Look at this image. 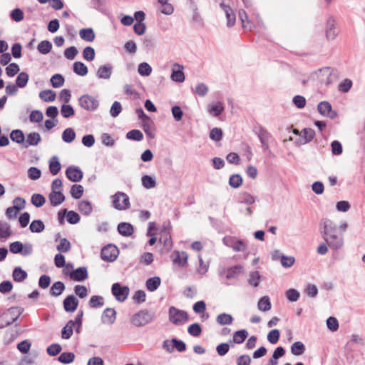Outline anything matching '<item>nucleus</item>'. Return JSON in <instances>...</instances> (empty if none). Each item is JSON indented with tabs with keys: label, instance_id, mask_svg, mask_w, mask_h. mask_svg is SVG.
<instances>
[{
	"label": "nucleus",
	"instance_id": "1",
	"mask_svg": "<svg viewBox=\"0 0 365 365\" xmlns=\"http://www.w3.org/2000/svg\"><path fill=\"white\" fill-rule=\"evenodd\" d=\"M319 232L324 242L332 250L336 251L344 246V236L339 234L337 225L328 218H323L319 223Z\"/></svg>",
	"mask_w": 365,
	"mask_h": 365
},
{
	"label": "nucleus",
	"instance_id": "2",
	"mask_svg": "<svg viewBox=\"0 0 365 365\" xmlns=\"http://www.w3.org/2000/svg\"><path fill=\"white\" fill-rule=\"evenodd\" d=\"M155 319V311L145 309L134 314L130 319V322L135 327H141L151 323Z\"/></svg>",
	"mask_w": 365,
	"mask_h": 365
},
{
	"label": "nucleus",
	"instance_id": "3",
	"mask_svg": "<svg viewBox=\"0 0 365 365\" xmlns=\"http://www.w3.org/2000/svg\"><path fill=\"white\" fill-rule=\"evenodd\" d=\"M331 68L324 67L312 72L309 76V79L317 81L320 84L329 85L331 83Z\"/></svg>",
	"mask_w": 365,
	"mask_h": 365
},
{
	"label": "nucleus",
	"instance_id": "4",
	"mask_svg": "<svg viewBox=\"0 0 365 365\" xmlns=\"http://www.w3.org/2000/svg\"><path fill=\"white\" fill-rule=\"evenodd\" d=\"M168 314L170 322L175 325H182L188 320L187 313L175 307L169 308Z\"/></svg>",
	"mask_w": 365,
	"mask_h": 365
},
{
	"label": "nucleus",
	"instance_id": "5",
	"mask_svg": "<svg viewBox=\"0 0 365 365\" xmlns=\"http://www.w3.org/2000/svg\"><path fill=\"white\" fill-rule=\"evenodd\" d=\"M113 206L118 210H125L130 207V200L127 194L123 192H117L112 196Z\"/></svg>",
	"mask_w": 365,
	"mask_h": 365
},
{
	"label": "nucleus",
	"instance_id": "6",
	"mask_svg": "<svg viewBox=\"0 0 365 365\" xmlns=\"http://www.w3.org/2000/svg\"><path fill=\"white\" fill-rule=\"evenodd\" d=\"M83 314V311H81V312L77 314L74 320H69L67 322L61 331V337L63 339H68L71 338L73 332V327H75V324H82Z\"/></svg>",
	"mask_w": 365,
	"mask_h": 365
},
{
	"label": "nucleus",
	"instance_id": "7",
	"mask_svg": "<svg viewBox=\"0 0 365 365\" xmlns=\"http://www.w3.org/2000/svg\"><path fill=\"white\" fill-rule=\"evenodd\" d=\"M78 101L80 106L88 111L96 110L99 106L98 101L90 95H83L81 96Z\"/></svg>",
	"mask_w": 365,
	"mask_h": 365
},
{
	"label": "nucleus",
	"instance_id": "8",
	"mask_svg": "<svg viewBox=\"0 0 365 365\" xmlns=\"http://www.w3.org/2000/svg\"><path fill=\"white\" fill-rule=\"evenodd\" d=\"M223 244L232 248L235 252H243L246 250V244L241 240H237L235 237L225 236L222 239Z\"/></svg>",
	"mask_w": 365,
	"mask_h": 365
},
{
	"label": "nucleus",
	"instance_id": "9",
	"mask_svg": "<svg viewBox=\"0 0 365 365\" xmlns=\"http://www.w3.org/2000/svg\"><path fill=\"white\" fill-rule=\"evenodd\" d=\"M119 254L118 247L113 245H108L102 248L101 252V259L105 262H113Z\"/></svg>",
	"mask_w": 365,
	"mask_h": 365
},
{
	"label": "nucleus",
	"instance_id": "10",
	"mask_svg": "<svg viewBox=\"0 0 365 365\" xmlns=\"http://www.w3.org/2000/svg\"><path fill=\"white\" fill-rule=\"evenodd\" d=\"M255 133L259 139L263 150L264 152L270 151L268 141L271 138L272 135L268 132V130L264 127L259 125L255 128Z\"/></svg>",
	"mask_w": 365,
	"mask_h": 365
},
{
	"label": "nucleus",
	"instance_id": "11",
	"mask_svg": "<svg viewBox=\"0 0 365 365\" xmlns=\"http://www.w3.org/2000/svg\"><path fill=\"white\" fill-rule=\"evenodd\" d=\"M63 274L68 276L71 279L77 282H83L88 278V274L86 267H80L71 272L63 269Z\"/></svg>",
	"mask_w": 365,
	"mask_h": 365
},
{
	"label": "nucleus",
	"instance_id": "12",
	"mask_svg": "<svg viewBox=\"0 0 365 365\" xmlns=\"http://www.w3.org/2000/svg\"><path fill=\"white\" fill-rule=\"evenodd\" d=\"M111 291L115 299L120 302L127 299L130 292L127 286L122 287L119 283H114L112 285Z\"/></svg>",
	"mask_w": 365,
	"mask_h": 365
},
{
	"label": "nucleus",
	"instance_id": "13",
	"mask_svg": "<svg viewBox=\"0 0 365 365\" xmlns=\"http://www.w3.org/2000/svg\"><path fill=\"white\" fill-rule=\"evenodd\" d=\"M319 113L325 117L334 119L337 116V112L332 110V106L328 101H322L317 106Z\"/></svg>",
	"mask_w": 365,
	"mask_h": 365
},
{
	"label": "nucleus",
	"instance_id": "14",
	"mask_svg": "<svg viewBox=\"0 0 365 365\" xmlns=\"http://www.w3.org/2000/svg\"><path fill=\"white\" fill-rule=\"evenodd\" d=\"M184 67L182 65L175 63L172 66L170 79L175 83H182L185 80L184 73Z\"/></svg>",
	"mask_w": 365,
	"mask_h": 365
},
{
	"label": "nucleus",
	"instance_id": "15",
	"mask_svg": "<svg viewBox=\"0 0 365 365\" xmlns=\"http://www.w3.org/2000/svg\"><path fill=\"white\" fill-rule=\"evenodd\" d=\"M66 177L73 182H80L83 176L82 170L75 166H69L66 170Z\"/></svg>",
	"mask_w": 365,
	"mask_h": 365
},
{
	"label": "nucleus",
	"instance_id": "16",
	"mask_svg": "<svg viewBox=\"0 0 365 365\" xmlns=\"http://www.w3.org/2000/svg\"><path fill=\"white\" fill-rule=\"evenodd\" d=\"M63 304L66 312H73L78 307V300L74 295L71 294L64 299Z\"/></svg>",
	"mask_w": 365,
	"mask_h": 365
},
{
	"label": "nucleus",
	"instance_id": "17",
	"mask_svg": "<svg viewBox=\"0 0 365 365\" xmlns=\"http://www.w3.org/2000/svg\"><path fill=\"white\" fill-rule=\"evenodd\" d=\"M338 35V31L335 29V20L330 16L327 21L326 38L329 41L334 40Z\"/></svg>",
	"mask_w": 365,
	"mask_h": 365
},
{
	"label": "nucleus",
	"instance_id": "18",
	"mask_svg": "<svg viewBox=\"0 0 365 365\" xmlns=\"http://www.w3.org/2000/svg\"><path fill=\"white\" fill-rule=\"evenodd\" d=\"M116 319V312L113 308H106L101 316V322L103 324L111 325Z\"/></svg>",
	"mask_w": 365,
	"mask_h": 365
},
{
	"label": "nucleus",
	"instance_id": "19",
	"mask_svg": "<svg viewBox=\"0 0 365 365\" xmlns=\"http://www.w3.org/2000/svg\"><path fill=\"white\" fill-rule=\"evenodd\" d=\"M220 6L225 11L227 18V25L230 27L235 23V14L233 13L232 9L230 6L226 5L224 2L220 4Z\"/></svg>",
	"mask_w": 365,
	"mask_h": 365
},
{
	"label": "nucleus",
	"instance_id": "20",
	"mask_svg": "<svg viewBox=\"0 0 365 365\" xmlns=\"http://www.w3.org/2000/svg\"><path fill=\"white\" fill-rule=\"evenodd\" d=\"M243 267L241 265H236L232 267H230L227 269V273L226 274V279L230 280L231 279H236L238 277V274L242 271ZM222 284L229 286L230 283L228 281L222 282Z\"/></svg>",
	"mask_w": 365,
	"mask_h": 365
},
{
	"label": "nucleus",
	"instance_id": "21",
	"mask_svg": "<svg viewBox=\"0 0 365 365\" xmlns=\"http://www.w3.org/2000/svg\"><path fill=\"white\" fill-rule=\"evenodd\" d=\"M48 200L52 206H58L65 200V196L61 191H51L48 195Z\"/></svg>",
	"mask_w": 365,
	"mask_h": 365
},
{
	"label": "nucleus",
	"instance_id": "22",
	"mask_svg": "<svg viewBox=\"0 0 365 365\" xmlns=\"http://www.w3.org/2000/svg\"><path fill=\"white\" fill-rule=\"evenodd\" d=\"M118 232L124 237H130L134 232L133 226L128 222H120L118 225Z\"/></svg>",
	"mask_w": 365,
	"mask_h": 365
},
{
	"label": "nucleus",
	"instance_id": "23",
	"mask_svg": "<svg viewBox=\"0 0 365 365\" xmlns=\"http://www.w3.org/2000/svg\"><path fill=\"white\" fill-rule=\"evenodd\" d=\"M113 67L110 64H106L98 68L96 76L101 79H109L111 76Z\"/></svg>",
	"mask_w": 365,
	"mask_h": 365
},
{
	"label": "nucleus",
	"instance_id": "24",
	"mask_svg": "<svg viewBox=\"0 0 365 365\" xmlns=\"http://www.w3.org/2000/svg\"><path fill=\"white\" fill-rule=\"evenodd\" d=\"M224 105L222 102L212 103L208 106V112L214 117H218L224 111Z\"/></svg>",
	"mask_w": 365,
	"mask_h": 365
},
{
	"label": "nucleus",
	"instance_id": "25",
	"mask_svg": "<svg viewBox=\"0 0 365 365\" xmlns=\"http://www.w3.org/2000/svg\"><path fill=\"white\" fill-rule=\"evenodd\" d=\"M41 138L38 133H30L27 135V139L24 144V147L28 148L29 145L36 146L41 142Z\"/></svg>",
	"mask_w": 365,
	"mask_h": 365
},
{
	"label": "nucleus",
	"instance_id": "26",
	"mask_svg": "<svg viewBox=\"0 0 365 365\" xmlns=\"http://www.w3.org/2000/svg\"><path fill=\"white\" fill-rule=\"evenodd\" d=\"M173 262L180 267H185L187 263L188 255L185 252L175 251L174 252Z\"/></svg>",
	"mask_w": 365,
	"mask_h": 365
},
{
	"label": "nucleus",
	"instance_id": "27",
	"mask_svg": "<svg viewBox=\"0 0 365 365\" xmlns=\"http://www.w3.org/2000/svg\"><path fill=\"white\" fill-rule=\"evenodd\" d=\"M79 36L81 39L87 42H92L94 41L96 35L91 28L82 29L79 31Z\"/></svg>",
	"mask_w": 365,
	"mask_h": 365
},
{
	"label": "nucleus",
	"instance_id": "28",
	"mask_svg": "<svg viewBox=\"0 0 365 365\" xmlns=\"http://www.w3.org/2000/svg\"><path fill=\"white\" fill-rule=\"evenodd\" d=\"M78 210L83 215L88 216L93 211V207L88 200H81L78 203Z\"/></svg>",
	"mask_w": 365,
	"mask_h": 365
},
{
	"label": "nucleus",
	"instance_id": "29",
	"mask_svg": "<svg viewBox=\"0 0 365 365\" xmlns=\"http://www.w3.org/2000/svg\"><path fill=\"white\" fill-rule=\"evenodd\" d=\"M73 72L81 76H85L88 73L87 66L81 61H76L73 66Z\"/></svg>",
	"mask_w": 365,
	"mask_h": 365
},
{
	"label": "nucleus",
	"instance_id": "30",
	"mask_svg": "<svg viewBox=\"0 0 365 365\" xmlns=\"http://www.w3.org/2000/svg\"><path fill=\"white\" fill-rule=\"evenodd\" d=\"M13 279L14 281L21 282L27 277V273L22 269L20 267H15L12 273Z\"/></svg>",
	"mask_w": 365,
	"mask_h": 365
},
{
	"label": "nucleus",
	"instance_id": "31",
	"mask_svg": "<svg viewBox=\"0 0 365 365\" xmlns=\"http://www.w3.org/2000/svg\"><path fill=\"white\" fill-rule=\"evenodd\" d=\"M49 170L53 175H57L61 170V164L58 157L53 156L49 161Z\"/></svg>",
	"mask_w": 365,
	"mask_h": 365
},
{
	"label": "nucleus",
	"instance_id": "32",
	"mask_svg": "<svg viewBox=\"0 0 365 365\" xmlns=\"http://www.w3.org/2000/svg\"><path fill=\"white\" fill-rule=\"evenodd\" d=\"M142 185L146 189H152L156 186V180L154 177L145 175L141 178Z\"/></svg>",
	"mask_w": 365,
	"mask_h": 365
},
{
	"label": "nucleus",
	"instance_id": "33",
	"mask_svg": "<svg viewBox=\"0 0 365 365\" xmlns=\"http://www.w3.org/2000/svg\"><path fill=\"white\" fill-rule=\"evenodd\" d=\"M65 290V285L62 282L58 281L53 284L51 287V294L54 297L61 295Z\"/></svg>",
	"mask_w": 365,
	"mask_h": 365
},
{
	"label": "nucleus",
	"instance_id": "34",
	"mask_svg": "<svg viewBox=\"0 0 365 365\" xmlns=\"http://www.w3.org/2000/svg\"><path fill=\"white\" fill-rule=\"evenodd\" d=\"M11 235L10 225L6 222L0 221V238L6 239Z\"/></svg>",
	"mask_w": 365,
	"mask_h": 365
},
{
	"label": "nucleus",
	"instance_id": "35",
	"mask_svg": "<svg viewBox=\"0 0 365 365\" xmlns=\"http://www.w3.org/2000/svg\"><path fill=\"white\" fill-rule=\"evenodd\" d=\"M21 314V312L17 311L16 308L12 307L11 309H9L8 310L7 314L11 315L12 317L10 320L6 321L4 324L0 325V328H4V327L11 324L12 323H14L19 318V317L20 316Z\"/></svg>",
	"mask_w": 365,
	"mask_h": 365
},
{
	"label": "nucleus",
	"instance_id": "36",
	"mask_svg": "<svg viewBox=\"0 0 365 365\" xmlns=\"http://www.w3.org/2000/svg\"><path fill=\"white\" fill-rule=\"evenodd\" d=\"M76 138V133L71 128H66L62 133V140L67 143H72Z\"/></svg>",
	"mask_w": 365,
	"mask_h": 365
},
{
	"label": "nucleus",
	"instance_id": "37",
	"mask_svg": "<svg viewBox=\"0 0 365 365\" xmlns=\"http://www.w3.org/2000/svg\"><path fill=\"white\" fill-rule=\"evenodd\" d=\"M248 332L245 329L237 331L233 334L232 341L236 344H242L247 337Z\"/></svg>",
	"mask_w": 365,
	"mask_h": 365
},
{
	"label": "nucleus",
	"instance_id": "38",
	"mask_svg": "<svg viewBox=\"0 0 365 365\" xmlns=\"http://www.w3.org/2000/svg\"><path fill=\"white\" fill-rule=\"evenodd\" d=\"M161 5L160 11L165 15H171L174 11L173 6L168 3V0H158Z\"/></svg>",
	"mask_w": 365,
	"mask_h": 365
},
{
	"label": "nucleus",
	"instance_id": "39",
	"mask_svg": "<svg viewBox=\"0 0 365 365\" xmlns=\"http://www.w3.org/2000/svg\"><path fill=\"white\" fill-rule=\"evenodd\" d=\"M160 284V278L158 277H154L149 278L146 281V287L150 292L155 291Z\"/></svg>",
	"mask_w": 365,
	"mask_h": 365
},
{
	"label": "nucleus",
	"instance_id": "40",
	"mask_svg": "<svg viewBox=\"0 0 365 365\" xmlns=\"http://www.w3.org/2000/svg\"><path fill=\"white\" fill-rule=\"evenodd\" d=\"M216 322L220 325H230L232 324L233 318L229 314L222 313L217 317Z\"/></svg>",
	"mask_w": 365,
	"mask_h": 365
},
{
	"label": "nucleus",
	"instance_id": "41",
	"mask_svg": "<svg viewBox=\"0 0 365 365\" xmlns=\"http://www.w3.org/2000/svg\"><path fill=\"white\" fill-rule=\"evenodd\" d=\"M11 139L16 143H25V136L22 130H14L11 131L10 134Z\"/></svg>",
	"mask_w": 365,
	"mask_h": 365
},
{
	"label": "nucleus",
	"instance_id": "42",
	"mask_svg": "<svg viewBox=\"0 0 365 365\" xmlns=\"http://www.w3.org/2000/svg\"><path fill=\"white\" fill-rule=\"evenodd\" d=\"M51 48H52V43L48 40H44V41H41L37 46V49H38V52L41 53V54H44V55L50 53V51H51Z\"/></svg>",
	"mask_w": 365,
	"mask_h": 365
},
{
	"label": "nucleus",
	"instance_id": "43",
	"mask_svg": "<svg viewBox=\"0 0 365 365\" xmlns=\"http://www.w3.org/2000/svg\"><path fill=\"white\" fill-rule=\"evenodd\" d=\"M304 351L305 346L301 341H296L291 346V353L294 356H300Z\"/></svg>",
	"mask_w": 365,
	"mask_h": 365
},
{
	"label": "nucleus",
	"instance_id": "44",
	"mask_svg": "<svg viewBox=\"0 0 365 365\" xmlns=\"http://www.w3.org/2000/svg\"><path fill=\"white\" fill-rule=\"evenodd\" d=\"M257 307L260 311L267 312L271 309L269 298L267 296L262 297L258 302Z\"/></svg>",
	"mask_w": 365,
	"mask_h": 365
},
{
	"label": "nucleus",
	"instance_id": "45",
	"mask_svg": "<svg viewBox=\"0 0 365 365\" xmlns=\"http://www.w3.org/2000/svg\"><path fill=\"white\" fill-rule=\"evenodd\" d=\"M75 359V354L73 352H63L58 358L59 362L68 364L72 363Z\"/></svg>",
	"mask_w": 365,
	"mask_h": 365
},
{
	"label": "nucleus",
	"instance_id": "46",
	"mask_svg": "<svg viewBox=\"0 0 365 365\" xmlns=\"http://www.w3.org/2000/svg\"><path fill=\"white\" fill-rule=\"evenodd\" d=\"M300 135L304 139V143H307L314 139L315 136V131L312 128H304L301 131Z\"/></svg>",
	"mask_w": 365,
	"mask_h": 365
},
{
	"label": "nucleus",
	"instance_id": "47",
	"mask_svg": "<svg viewBox=\"0 0 365 365\" xmlns=\"http://www.w3.org/2000/svg\"><path fill=\"white\" fill-rule=\"evenodd\" d=\"M88 304L91 308L101 307L104 304V299L101 296H92L89 300Z\"/></svg>",
	"mask_w": 365,
	"mask_h": 365
},
{
	"label": "nucleus",
	"instance_id": "48",
	"mask_svg": "<svg viewBox=\"0 0 365 365\" xmlns=\"http://www.w3.org/2000/svg\"><path fill=\"white\" fill-rule=\"evenodd\" d=\"M152 67L146 62L140 63L138 65V72L142 76H148L152 73Z\"/></svg>",
	"mask_w": 365,
	"mask_h": 365
},
{
	"label": "nucleus",
	"instance_id": "49",
	"mask_svg": "<svg viewBox=\"0 0 365 365\" xmlns=\"http://www.w3.org/2000/svg\"><path fill=\"white\" fill-rule=\"evenodd\" d=\"M39 97L45 102H52L56 98V93L52 90H45L40 92Z\"/></svg>",
	"mask_w": 365,
	"mask_h": 365
},
{
	"label": "nucleus",
	"instance_id": "50",
	"mask_svg": "<svg viewBox=\"0 0 365 365\" xmlns=\"http://www.w3.org/2000/svg\"><path fill=\"white\" fill-rule=\"evenodd\" d=\"M70 193L74 199H80L83 194V187L81 185L74 184L71 186Z\"/></svg>",
	"mask_w": 365,
	"mask_h": 365
},
{
	"label": "nucleus",
	"instance_id": "51",
	"mask_svg": "<svg viewBox=\"0 0 365 365\" xmlns=\"http://www.w3.org/2000/svg\"><path fill=\"white\" fill-rule=\"evenodd\" d=\"M45 228L43 222L40 220H35L31 222L29 229L32 232H41Z\"/></svg>",
	"mask_w": 365,
	"mask_h": 365
},
{
	"label": "nucleus",
	"instance_id": "52",
	"mask_svg": "<svg viewBox=\"0 0 365 365\" xmlns=\"http://www.w3.org/2000/svg\"><path fill=\"white\" fill-rule=\"evenodd\" d=\"M126 138L129 140L140 141L143 139V135L140 130L133 129L127 133Z\"/></svg>",
	"mask_w": 365,
	"mask_h": 365
},
{
	"label": "nucleus",
	"instance_id": "53",
	"mask_svg": "<svg viewBox=\"0 0 365 365\" xmlns=\"http://www.w3.org/2000/svg\"><path fill=\"white\" fill-rule=\"evenodd\" d=\"M31 203L36 207H42L46 202V198L41 194H34L31 199Z\"/></svg>",
	"mask_w": 365,
	"mask_h": 365
},
{
	"label": "nucleus",
	"instance_id": "54",
	"mask_svg": "<svg viewBox=\"0 0 365 365\" xmlns=\"http://www.w3.org/2000/svg\"><path fill=\"white\" fill-rule=\"evenodd\" d=\"M260 274L257 271L251 272L249 274L248 283L255 287L259 284Z\"/></svg>",
	"mask_w": 365,
	"mask_h": 365
},
{
	"label": "nucleus",
	"instance_id": "55",
	"mask_svg": "<svg viewBox=\"0 0 365 365\" xmlns=\"http://www.w3.org/2000/svg\"><path fill=\"white\" fill-rule=\"evenodd\" d=\"M10 17L13 21L20 22L24 18V13L21 9L16 8L11 11Z\"/></svg>",
	"mask_w": 365,
	"mask_h": 365
},
{
	"label": "nucleus",
	"instance_id": "56",
	"mask_svg": "<svg viewBox=\"0 0 365 365\" xmlns=\"http://www.w3.org/2000/svg\"><path fill=\"white\" fill-rule=\"evenodd\" d=\"M29 81V75L25 72H21L16 78V83L19 88H24Z\"/></svg>",
	"mask_w": 365,
	"mask_h": 365
},
{
	"label": "nucleus",
	"instance_id": "57",
	"mask_svg": "<svg viewBox=\"0 0 365 365\" xmlns=\"http://www.w3.org/2000/svg\"><path fill=\"white\" fill-rule=\"evenodd\" d=\"M64 78L62 75L56 73L51 78V83L53 88H60L64 83Z\"/></svg>",
	"mask_w": 365,
	"mask_h": 365
},
{
	"label": "nucleus",
	"instance_id": "58",
	"mask_svg": "<svg viewBox=\"0 0 365 365\" xmlns=\"http://www.w3.org/2000/svg\"><path fill=\"white\" fill-rule=\"evenodd\" d=\"M239 18L242 22V27L244 29H252V25L250 24V22L248 20L247 14L245 10L241 9L239 11Z\"/></svg>",
	"mask_w": 365,
	"mask_h": 365
},
{
	"label": "nucleus",
	"instance_id": "59",
	"mask_svg": "<svg viewBox=\"0 0 365 365\" xmlns=\"http://www.w3.org/2000/svg\"><path fill=\"white\" fill-rule=\"evenodd\" d=\"M96 56L95 50L91 46H86L83 51V56L85 60L92 61Z\"/></svg>",
	"mask_w": 365,
	"mask_h": 365
},
{
	"label": "nucleus",
	"instance_id": "60",
	"mask_svg": "<svg viewBox=\"0 0 365 365\" xmlns=\"http://www.w3.org/2000/svg\"><path fill=\"white\" fill-rule=\"evenodd\" d=\"M187 332L192 336L197 337L202 333V329L199 324L194 323L187 328Z\"/></svg>",
	"mask_w": 365,
	"mask_h": 365
},
{
	"label": "nucleus",
	"instance_id": "61",
	"mask_svg": "<svg viewBox=\"0 0 365 365\" xmlns=\"http://www.w3.org/2000/svg\"><path fill=\"white\" fill-rule=\"evenodd\" d=\"M242 183V178L238 174H234L230 177L229 184L234 188L239 187Z\"/></svg>",
	"mask_w": 365,
	"mask_h": 365
},
{
	"label": "nucleus",
	"instance_id": "62",
	"mask_svg": "<svg viewBox=\"0 0 365 365\" xmlns=\"http://www.w3.org/2000/svg\"><path fill=\"white\" fill-rule=\"evenodd\" d=\"M56 249L61 252H68L71 249V243L66 238H62Z\"/></svg>",
	"mask_w": 365,
	"mask_h": 365
},
{
	"label": "nucleus",
	"instance_id": "63",
	"mask_svg": "<svg viewBox=\"0 0 365 365\" xmlns=\"http://www.w3.org/2000/svg\"><path fill=\"white\" fill-rule=\"evenodd\" d=\"M61 350L62 347L59 344H52L46 349L48 354L51 356L58 355Z\"/></svg>",
	"mask_w": 365,
	"mask_h": 365
},
{
	"label": "nucleus",
	"instance_id": "64",
	"mask_svg": "<svg viewBox=\"0 0 365 365\" xmlns=\"http://www.w3.org/2000/svg\"><path fill=\"white\" fill-rule=\"evenodd\" d=\"M61 113L63 117L68 118L74 115V110L71 105L64 104L61 108Z\"/></svg>",
	"mask_w": 365,
	"mask_h": 365
}]
</instances>
